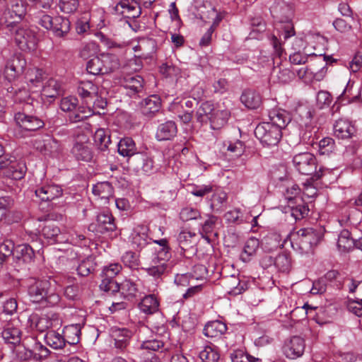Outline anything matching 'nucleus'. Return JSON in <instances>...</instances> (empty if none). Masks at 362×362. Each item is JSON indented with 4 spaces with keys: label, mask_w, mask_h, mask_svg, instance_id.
<instances>
[{
    "label": "nucleus",
    "mask_w": 362,
    "mask_h": 362,
    "mask_svg": "<svg viewBox=\"0 0 362 362\" xmlns=\"http://www.w3.org/2000/svg\"><path fill=\"white\" fill-rule=\"evenodd\" d=\"M27 292L30 300L43 306H55L60 302V296L51 289V283L46 279L30 277L27 279Z\"/></svg>",
    "instance_id": "obj_1"
},
{
    "label": "nucleus",
    "mask_w": 362,
    "mask_h": 362,
    "mask_svg": "<svg viewBox=\"0 0 362 362\" xmlns=\"http://www.w3.org/2000/svg\"><path fill=\"white\" fill-rule=\"evenodd\" d=\"M293 164L296 170L305 175H311L313 180L320 179L326 173H329L328 168L320 167L317 170V159L310 152H303L296 154L293 158Z\"/></svg>",
    "instance_id": "obj_2"
},
{
    "label": "nucleus",
    "mask_w": 362,
    "mask_h": 362,
    "mask_svg": "<svg viewBox=\"0 0 362 362\" xmlns=\"http://www.w3.org/2000/svg\"><path fill=\"white\" fill-rule=\"evenodd\" d=\"M7 27L9 28L11 34L13 36L16 45L21 49L24 51L35 49L37 37L35 31L18 25L16 21L8 22Z\"/></svg>",
    "instance_id": "obj_3"
},
{
    "label": "nucleus",
    "mask_w": 362,
    "mask_h": 362,
    "mask_svg": "<svg viewBox=\"0 0 362 362\" xmlns=\"http://www.w3.org/2000/svg\"><path fill=\"white\" fill-rule=\"evenodd\" d=\"M37 23L59 38H65L71 29V23L68 18L62 16L52 17L44 12L39 13Z\"/></svg>",
    "instance_id": "obj_4"
},
{
    "label": "nucleus",
    "mask_w": 362,
    "mask_h": 362,
    "mask_svg": "<svg viewBox=\"0 0 362 362\" xmlns=\"http://www.w3.org/2000/svg\"><path fill=\"white\" fill-rule=\"evenodd\" d=\"M320 239L321 234L313 228H300L293 235L291 245L294 250L300 253H308Z\"/></svg>",
    "instance_id": "obj_5"
},
{
    "label": "nucleus",
    "mask_w": 362,
    "mask_h": 362,
    "mask_svg": "<svg viewBox=\"0 0 362 362\" xmlns=\"http://www.w3.org/2000/svg\"><path fill=\"white\" fill-rule=\"evenodd\" d=\"M71 153L77 160L89 162L92 160L93 152L88 134L81 133L76 136Z\"/></svg>",
    "instance_id": "obj_6"
},
{
    "label": "nucleus",
    "mask_w": 362,
    "mask_h": 362,
    "mask_svg": "<svg viewBox=\"0 0 362 362\" xmlns=\"http://www.w3.org/2000/svg\"><path fill=\"white\" fill-rule=\"evenodd\" d=\"M255 135L266 146H276L282 136L280 129L271 124H259L255 129Z\"/></svg>",
    "instance_id": "obj_7"
},
{
    "label": "nucleus",
    "mask_w": 362,
    "mask_h": 362,
    "mask_svg": "<svg viewBox=\"0 0 362 362\" xmlns=\"http://www.w3.org/2000/svg\"><path fill=\"white\" fill-rule=\"evenodd\" d=\"M14 120L19 128L28 133L35 132L45 126L42 119L21 112L15 114Z\"/></svg>",
    "instance_id": "obj_8"
},
{
    "label": "nucleus",
    "mask_w": 362,
    "mask_h": 362,
    "mask_svg": "<svg viewBox=\"0 0 362 362\" xmlns=\"http://www.w3.org/2000/svg\"><path fill=\"white\" fill-rule=\"evenodd\" d=\"M116 225L112 214L109 212H103L97 216L96 221L88 226V230L96 234H104L114 231Z\"/></svg>",
    "instance_id": "obj_9"
},
{
    "label": "nucleus",
    "mask_w": 362,
    "mask_h": 362,
    "mask_svg": "<svg viewBox=\"0 0 362 362\" xmlns=\"http://www.w3.org/2000/svg\"><path fill=\"white\" fill-rule=\"evenodd\" d=\"M305 347L304 339L294 336L284 342L282 350L286 358L295 359L303 355Z\"/></svg>",
    "instance_id": "obj_10"
},
{
    "label": "nucleus",
    "mask_w": 362,
    "mask_h": 362,
    "mask_svg": "<svg viewBox=\"0 0 362 362\" xmlns=\"http://www.w3.org/2000/svg\"><path fill=\"white\" fill-rule=\"evenodd\" d=\"M114 9L116 13L127 18H136L141 13L139 4L135 0H119Z\"/></svg>",
    "instance_id": "obj_11"
},
{
    "label": "nucleus",
    "mask_w": 362,
    "mask_h": 362,
    "mask_svg": "<svg viewBox=\"0 0 362 362\" xmlns=\"http://www.w3.org/2000/svg\"><path fill=\"white\" fill-rule=\"evenodd\" d=\"M35 194L42 202H52L63 194V190L59 185L50 184L37 187Z\"/></svg>",
    "instance_id": "obj_12"
},
{
    "label": "nucleus",
    "mask_w": 362,
    "mask_h": 362,
    "mask_svg": "<svg viewBox=\"0 0 362 362\" xmlns=\"http://www.w3.org/2000/svg\"><path fill=\"white\" fill-rule=\"evenodd\" d=\"M177 133V127L175 122L166 121L160 124L156 129V139L158 141H168L173 139Z\"/></svg>",
    "instance_id": "obj_13"
},
{
    "label": "nucleus",
    "mask_w": 362,
    "mask_h": 362,
    "mask_svg": "<svg viewBox=\"0 0 362 362\" xmlns=\"http://www.w3.org/2000/svg\"><path fill=\"white\" fill-rule=\"evenodd\" d=\"M148 228L146 226H136L133 233H132V244L138 250H141L145 247H147L148 250L149 238L148 236Z\"/></svg>",
    "instance_id": "obj_14"
},
{
    "label": "nucleus",
    "mask_w": 362,
    "mask_h": 362,
    "mask_svg": "<svg viewBox=\"0 0 362 362\" xmlns=\"http://www.w3.org/2000/svg\"><path fill=\"white\" fill-rule=\"evenodd\" d=\"M77 92L79 96L89 105L97 97L98 88L92 81H83L78 83Z\"/></svg>",
    "instance_id": "obj_15"
},
{
    "label": "nucleus",
    "mask_w": 362,
    "mask_h": 362,
    "mask_svg": "<svg viewBox=\"0 0 362 362\" xmlns=\"http://www.w3.org/2000/svg\"><path fill=\"white\" fill-rule=\"evenodd\" d=\"M227 325L220 320L208 322L203 329L204 334L209 338L220 339L227 331Z\"/></svg>",
    "instance_id": "obj_16"
},
{
    "label": "nucleus",
    "mask_w": 362,
    "mask_h": 362,
    "mask_svg": "<svg viewBox=\"0 0 362 362\" xmlns=\"http://www.w3.org/2000/svg\"><path fill=\"white\" fill-rule=\"evenodd\" d=\"M160 106V98L156 95H152L141 102V111L144 115L151 117L159 111Z\"/></svg>",
    "instance_id": "obj_17"
},
{
    "label": "nucleus",
    "mask_w": 362,
    "mask_h": 362,
    "mask_svg": "<svg viewBox=\"0 0 362 362\" xmlns=\"http://www.w3.org/2000/svg\"><path fill=\"white\" fill-rule=\"evenodd\" d=\"M1 336L6 343L17 345L21 342V332L17 325L9 322L4 327Z\"/></svg>",
    "instance_id": "obj_18"
},
{
    "label": "nucleus",
    "mask_w": 362,
    "mask_h": 362,
    "mask_svg": "<svg viewBox=\"0 0 362 362\" xmlns=\"http://www.w3.org/2000/svg\"><path fill=\"white\" fill-rule=\"evenodd\" d=\"M269 117L270 122L267 123L276 126L280 129V131L285 128L291 120L290 114L286 110L281 109L270 111Z\"/></svg>",
    "instance_id": "obj_19"
},
{
    "label": "nucleus",
    "mask_w": 362,
    "mask_h": 362,
    "mask_svg": "<svg viewBox=\"0 0 362 362\" xmlns=\"http://www.w3.org/2000/svg\"><path fill=\"white\" fill-rule=\"evenodd\" d=\"M334 133L339 139H349L355 133V127L349 121L340 119L334 124Z\"/></svg>",
    "instance_id": "obj_20"
},
{
    "label": "nucleus",
    "mask_w": 362,
    "mask_h": 362,
    "mask_svg": "<svg viewBox=\"0 0 362 362\" xmlns=\"http://www.w3.org/2000/svg\"><path fill=\"white\" fill-rule=\"evenodd\" d=\"M230 116L229 110L218 106L214 108L210 117L211 127L214 129H218L224 126Z\"/></svg>",
    "instance_id": "obj_21"
},
{
    "label": "nucleus",
    "mask_w": 362,
    "mask_h": 362,
    "mask_svg": "<svg viewBox=\"0 0 362 362\" xmlns=\"http://www.w3.org/2000/svg\"><path fill=\"white\" fill-rule=\"evenodd\" d=\"M42 235L51 244L62 243L66 241L59 228L53 223L46 224L42 229Z\"/></svg>",
    "instance_id": "obj_22"
},
{
    "label": "nucleus",
    "mask_w": 362,
    "mask_h": 362,
    "mask_svg": "<svg viewBox=\"0 0 362 362\" xmlns=\"http://www.w3.org/2000/svg\"><path fill=\"white\" fill-rule=\"evenodd\" d=\"M123 86L129 90L131 95L143 93L144 90V81L139 75L127 76L124 78Z\"/></svg>",
    "instance_id": "obj_23"
},
{
    "label": "nucleus",
    "mask_w": 362,
    "mask_h": 362,
    "mask_svg": "<svg viewBox=\"0 0 362 362\" xmlns=\"http://www.w3.org/2000/svg\"><path fill=\"white\" fill-rule=\"evenodd\" d=\"M4 168H6L5 175L15 180L22 179L26 172L25 164L23 162H11L8 160V165Z\"/></svg>",
    "instance_id": "obj_24"
},
{
    "label": "nucleus",
    "mask_w": 362,
    "mask_h": 362,
    "mask_svg": "<svg viewBox=\"0 0 362 362\" xmlns=\"http://www.w3.org/2000/svg\"><path fill=\"white\" fill-rule=\"evenodd\" d=\"M127 329H118L113 332L115 347L120 351H124L129 344L132 334Z\"/></svg>",
    "instance_id": "obj_25"
},
{
    "label": "nucleus",
    "mask_w": 362,
    "mask_h": 362,
    "mask_svg": "<svg viewBox=\"0 0 362 362\" xmlns=\"http://www.w3.org/2000/svg\"><path fill=\"white\" fill-rule=\"evenodd\" d=\"M92 192L95 197L104 199L106 202L110 197H112L114 189L109 182H101L93 186Z\"/></svg>",
    "instance_id": "obj_26"
},
{
    "label": "nucleus",
    "mask_w": 362,
    "mask_h": 362,
    "mask_svg": "<svg viewBox=\"0 0 362 362\" xmlns=\"http://www.w3.org/2000/svg\"><path fill=\"white\" fill-rule=\"evenodd\" d=\"M153 243L158 245V247H153L151 244L148 246V250L153 252V255L169 260L171 257V252L168 240L166 238H162L155 240Z\"/></svg>",
    "instance_id": "obj_27"
},
{
    "label": "nucleus",
    "mask_w": 362,
    "mask_h": 362,
    "mask_svg": "<svg viewBox=\"0 0 362 362\" xmlns=\"http://www.w3.org/2000/svg\"><path fill=\"white\" fill-rule=\"evenodd\" d=\"M337 247L340 252H349L354 247V238H353V230H342L338 238Z\"/></svg>",
    "instance_id": "obj_28"
},
{
    "label": "nucleus",
    "mask_w": 362,
    "mask_h": 362,
    "mask_svg": "<svg viewBox=\"0 0 362 362\" xmlns=\"http://www.w3.org/2000/svg\"><path fill=\"white\" fill-rule=\"evenodd\" d=\"M81 329L80 324H72L66 326L63 329L65 342L72 345L78 344L80 340Z\"/></svg>",
    "instance_id": "obj_29"
},
{
    "label": "nucleus",
    "mask_w": 362,
    "mask_h": 362,
    "mask_svg": "<svg viewBox=\"0 0 362 362\" xmlns=\"http://www.w3.org/2000/svg\"><path fill=\"white\" fill-rule=\"evenodd\" d=\"M101 60L103 74H107L113 72L120 66L119 60L115 54L103 53L101 54Z\"/></svg>",
    "instance_id": "obj_30"
},
{
    "label": "nucleus",
    "mask_w": 362,
    "mask_h": 362,
    "mask_svg": "<svg viewBox=\"0 0 362 362\" xmlns=\"http://www.w3.org/2000/svg\"><path fill=\"white\" fill-rule=\"evenodd\" d=\"M241 102L250 109H256L261 104L259 94L252 90H245L240 97Z\"/></svg>",
    "instance_id": "obj_31"
},
{
    "label": "nucleus",
    "mask_w": 362,
    "mask_h": 362,
    "mask_svg": "<svg viewBox=\"0 0 362 362\" xmlns=\"http://www.w3.org/2000/svg\"><path fill=\"white\" fill-rule=\"evenodd\" d=\"M117 149L120 155L127 157H131L137 153L135 142L130 137L122 139L118 143Z\"/></svg>",
    "instance_id": "obj_32"
},
{
    "label": "nucleus",
    "mask_w": 362,
    "mask_h": 362,
    "mask_svg": "<svg viewBox=\"0 0 362 362\" xmlns=\"http://www.w3.org/2000/svg\"><path fill=\"white\" fill-rule=\"evenodd\" d=\"M159 302L153 295L145 296L140 303L139 308L145 314H153L158 310Z\"/></svg>",
    "instance_id": "obj_33"
},
{
    "label": "nucleus",
    "mask_w": 362,
    "mask_h": 362,
    "mask_svg": "<svg viewBox=\"0 0 362 362\" xmlns=\"http://www.w3.org/2000/svg\"><path fill=\"white\" fill-rule=\"evenodd\" d=\"M45 340L48 346L54 349H62L66 344L64 336L54 330L48 331L45 336Z\"/></svg>",
    "instance_id": "obj_34"
},
{
    "label": "nucleus",
    "mask_w": 362,
    "mask_h": 362,
    "mask_svg": "<svg viewBox=\"0 0 362 362\" xmlns=\"http://www.w3.org/2000/svg\"><path fill=\"white\" fill-rule=\"evenodd\" d=\"M259 240L255 238H249L244 246L243 250L240 255V259L244 262H247L251 257L255 255L259 247Z\"/></svg>",
    "instance_id": "obj_35"
},
{
    "label": "nucleus",
    "mask_w": 362,
    "mask_h": 362,
    "mask_svg": "<svg viewBox=\"0 0 362 362\" xmlns=\"http://www.w3.org/2000/svg\"><path fill=\"white\" fill-rule=\"evenodd\" d=\"M93 140L97 148L100 151H105L111 143L109 132L104 129H98L95 131Z\"/></svg>",
    "instance_id": "obj_36"
},
{
    "label": "nucleus",
    "mask_w": 362,
    "mask_h": 362,
    "mask_svg": "<svg viewBox=\"0 0 362 362\" xmlns=\"http://www.w3.org/2000/svg\"><path fill=\"white\" fill-rule=\"evenodd\" d=\"M26 66V61L20 54L14 55L7 63L6 68L13 72V75H20L23 73Z\"/></svg>",
    "instance_id": "obj_37"
},
{
    "label": "nucleus",
    "mask_w": 362,
    "mask_h": 362,
    "mask_svg": "<svg viewBox=\"0 0 362 362\" xmlns=\"http://www.w3.org/2000/svg\"><path fill=\"white\" fill-rule=\"evenodd\" d=\"M16 257L25 263L31 262L35 258V252L28 244L18 245L15 247Z\"/></svg>",
    "instance_id": "obj_38"
},
{
    "label": "nucleus",
    "mask_w": 362,
    "mask_h": 362,
    "mask_svg": "<svg viewBox=\"0 0 362 362\" xmlns=\"http://www.w3.org/2000/svg\"><path fill=\"white\" fill-rule=\"evenodd\" d=\"M217 221L218 218L216 216H210L202 226L200 234L209 243L210 242L209 235L214 233V236H218V233L214 232Z\"/></svg>",
    "instance_id": "obj_39"
},
{
    "label": "nucleus",
    "mask_w": 362,
    "mask_h": 362,
    "mask_svg": "<svg viewBox=\"0 0 362 362\" xmlns=\"http://www.w3.org/2000/svg\"><path fill=\"white\" fill-rule=\"evenodd\" d=\"M214 105L209 101L202 103L196 112V118L197 122L200 123L207 122L210 121V117L214 111Z\"/></svg>",
    "instance_id": "obj_40"
},
{
    "label": "nucleus",
    "mask_w": 362,
    "mask_h": 362,
    "mask_svg": "<svg viewBox=\"0 0 362 362\" xmlns=\"http://www.w3.org/2000/svg\"><path fill=\"white\" fill-rule=\"evenodd\" d=\"M25 14V8L22 1H13L11 2V8L5 12V15H9L11 18L16 21L21 20Z\"/></svg>",
    "instance_id": "obj_41"
},
{
    "label": "nucleus",
    "mask_w": 362,
    "mask_h": 362,
    "mask_svg": "<svg viewBox=\"0 0 362 362\" xmlns=\"http://www.w3.org/2000/svg\"><path fill=\"white\" fill-rule=\"evenodd\" d=\"M228 293L237 296L244 292L247 288V284L245 281H240L236 276H232L227 281Z\"/></svg>",
    "instance_id": "obj_42"
},
{
    "label": "nucleus",
    "mask_w": 362,
    "mask_h": 362,
    "mask_svg": "<svg viewBox=\"0 0 362 362\" xmlns=\"http://www.w3.org/2000/svg\"><path fill=\"white\" fill-rule=\"evenodd\" d=\"M60 84L54 79L49 78L42 87V95L45 98H54L59 95Z\"/></svg>",
    "instance_id": "obj_43"
},
{
    "label": "nucleus",
    "mask_w": 362,
    "mask_h": 362,
    "mask_svg": "<svg viewBox=\"0 0 362 362\" xmlns=\"http://www.w3.org/2000/svg\"><path fill=\"white\" fill-rule=\"evenodd\" d=\"M300 202L290 204L288 206L291 210V216L295 220H300L305 217L309 212V208L307 204L303 202L302 199H300Z\"/></svg>",
    "instance_id": "obj_44"
},
{
    "label": "nucleus",
    "mask_w": 362,
    "mask_h": 362,
    "mask_svg": "<svg viewBox=\"0 0 362 362\" xmlns=\"http://www.w3.org/2000/svg\"><path fill=\"white\" fill-rule=\"evenodd\" d=\"M337 149L334 140L330 137H325L318 143V152L322 156H330Z\"/></svg>",
    "instance_id": "obj_45"
},
{
    "label": "nucleus",
    "mask_w": 362,
    "mask_h": 362,
    "mask_svg": "<svg viewBox=\"0 0 362 362\" xmlns=\"http://www.w3.org/2000/svg\"><path fill=\"white\" fill-rule=\"evenodd\" d=\"M275 267L281 272H288L291 268V257L286 252L279 254L274 259Z\"/></svg>",
    "instance_id": "obj_46"
},
{
    "label": "nucleus",
    "mask_w": 362,
    "mask_h": 362,
    "mask_svg": "<svg viewBox=\"0 0 362 362\" xmlns=\"http://www.w3.org/2000/svg\"><path fill=\"white\" fill-rule=\"evenodd\" d=\"M93 113L90 107H76V110L69 114V118L71 122L76 123L88 118Z\"/></svg>",
    "instance_id": "obj_47"
},
{
    "label": "nucleus",
    "mask_w": 362,
    "mask_h": 362,
    "mask_svg": "<svg viewBox=\"0 0 362 362\" xmlns=\"http://www.w3.org/2000/svg\"><path fill=\"white\" fill-rule=\"evenodd\" d=\"M86 70L90 74L103 75L101 54L90 59L86 64Z\"/></svg>",
    "instance_id": "obj_48"
},
{
    "label": "nucleus",
    "mask_w": 362,
    "mask_h": 362,
    "mask_svg": "<svg viewBox=\"0 0 362 362\" xmlns=\"http://www.w3.org/2000/svg\"><path fill=\"white\" fill-rule=\"evenodd\" d=\"M44 75L45 72L42 69L33 67L27 71L25 78L28 83L35 86H37L38 83L44 78Z\"/></svg>",
    "instance_id": "obj_49"
},
{
    "label": "nucleus",
    "mask_w": 362,
    "mask_h": 362,
    "mask_svg": "<svg viewBox=\"0 0 362 362\" xmlns=\"http://www.w3.org/2000/svg\"><path fill=\"white\" fill-rule=\"evenodd\" d=\"M32 352L33 354V361L36 362H41L45 360L50 353L47 347L37 341H35Z\"/></svg>",
    "instance_id": "obj_50"
},
{
    "label": "nucleus",
    "mask_w": 362,
    "mask_h": 362,
    "mask_svg": "<svg viewBox=\"0 0 362 362\" xmlns=\"http://www.w3.org/2000/svg\"><path fill=\"white\" fill-rule=\"evenodd\" d=\"M199 358L203 362H216L219 358V354L211 346H205L199 353Z\"/></svg>",
    "instance_id": "obj_51"
},
{
    "label": "nucleus",
    "mask_w": 362,
    "mask_h": 362,
    "mask_svg": "<svg viewBox=\"0 0 362 362\" xmlns=\"http://www.w3.org/2000/svg\"><path fill=\"white\" fill-rule=\"evenodd\" d=\"M18 346L14 349V354L16 358L20 361H33V354L32 349H29L24 345L17 344Z\"/></svg>",
    "instance_id": "obj_52"
},
{
    "label": "nucleus",
    "mask_w": 362,
    "mask_h": 362,
    "mask_svg": "<svg viewBox=\"0 0 362 362\" xmlns=\"http://www.w3.org/2000/svg\"><path fill=\"white\" fill-rule=\"evenodd\" d=\"M122 265L119 263H111L103 267L102 271L103 279H112L122 270Z\"/></svg>",
    "instance_id": "obj_53"
},
{
    "label": "nucleus",
    "mask_w": 362,
    "mask_h": 362,
    "mask_svg": "<svg viewBox=\"0 0 362 362\" xmlns=\"http://www.w3.org/2000/svg\"><path fill=\"white\" fill-rule=\"evenodd\" d=\"M196 236L194 233L190 231L182 230L178 236L177 241L179 245L182 250H186L191 246L192 239Z\"/></svg>",
    "instance_id": "obj_54"
},
{
    "label": "nucleus",
    "mask_w": 362,
    "mask_h": 362,
    "mask_svg": "<svg viewBox=\"0 0 362 362\" xmlns=\"http://www.w3.org/2000/svg\"><path fill=\"white\" fill-rule=\"evenodd\" d=\"M300 193V189L299 187L293 184L291 187H288L286 192L284 193L286 199L288 200V204L297 203L298 201L301 199L299 197Z\"/></svg>",
    "instance_id": "obj_55"
},
{
    "label": "nucleus",
    "mask_w": 362,
    "mask_h": 362,
    "mask_svg": "<svg viewBox=\"0 0 362 362\" xmlns=\"http://www.w3.org/2000/svg\"><path fill=\"white\" fill-rule=\"evenodd\" d=\"M204 94V91L201 88L196 87L192 90L193 98H185L181 101V106L182 108L191 109L194 105L197 104V98H200Z\"/></svg>",
    "instance_id": "obj_56"
},
{
    "label": "nucleus",
    "mask_w": 362,
    "mask_h": 362,
    "mask_svg": "<svg viewBox=\"0 0 362 362\" xmlns=\"http://www.w3.org/2000/svg\"><path fill=\"white\" fill-rule=\"evenodd\" d=\"M122 262L126 267L132 269H136L139 265V259L136 254L132 251L126 252L122 257Z\"/></svg>",
    "instance_id": "obj_57"
},
{
    "label": "nucleus",
    "mask_w": 362,
    "mask_h": 362,
    "mask_svg": "<svg viewBox=\"0 0 362 362\" xmlns=\"http://www.w3.org/2000/svg\"><path fill=\"white\" fill-rule=\"evenodd\" d=\"M200 217V212L197 209H194L192 207H185L182 209L180 213V218L183 221L196 220Z\"/></svg>",
    "instance_id": "obj_58"
},
{
    "label": "nucleus",
    "mask_w": 362,
    "mask_h": 362,
    "mask_svg": "<svg viewBox=\"0 0 362 362\" xmlns=\"http://www.w3.org/2000/svg\"><path fill=\"white\" fill-rule=\"evenodd\" d=\"M78 105V99L75 97H66L61 100L60 108L64 112L71 113Z\"/></svg>",
    "instance_id": "obj_59"
},
{
    "label": "nucleus",
    "mask_w": 362,
    "mask_h": 362,
    "mask_svg": "<svg viewBox=\"0 0 362 362\" xmlns=\"http://www.w3.org/2000/svg\"><path fill=\"white\" fill-rule=\"evenodd\" d=\"M100 288L104 291L114 293L121 289V286L117 282H116L114 279H103L101 284H100Z\"/></svg>",
    "instance_id": "obj_60"
},
{
    "label": "nucleus",
    "mask_w": 362,
    "mask_h": 362,
    "mask_svg": "<svg viewBox=\"0 0 362 362\" xmlns=\"http://www.w3.org/2000/svg\"><path fill=\"white\" fill-rule=\"evenodd\" d=\"M94 270V264L90 259L83 260L77 267L78 275L81 276H88Z\"/></svg>",
    "instance_id": "obj_61"
},
{
    "label": "nucleus",
    "mask_w": 362,
    "mask_h": 362,
    "mask_svg": "<svg viewBox=\"0 0 362 362\" xmlns=\"http://www.w3.org/2000/svg\"><path fill=\"white\" fill-rule=\"evenodd\" d=\"M98 50L97 45L93 42H88L83 45L79 51V56L83 59H88L94 55Z\"/></svg>",
    "instance_id": "obj_62"
},
{
    "label": "nucleus",
    "mask_w": 362,
    "mask_h": 362,
    "mask_svg": "<svg viewBox=\"0 0 362 362\" xmlns=\"http://www.w3.org/2000/svg\"><path fill=\"white\" fill-rule=\"evenodd\" d=\"M232 362H255L257 358L242 350H235L230 356Z\"/></svg>",
    "instance_id": "obj_63"
},
{
    "label": "nucleus",
    "mask_w": 362,
    "mask_h": 362,
    "mask_svg": "<svg viewBox=\"0 0 362 362\" xmlns=\"http://www.w3.org/2000/svg\"><path fill=\"white\" fill-rule=\"evenodd\" d=\"M146 273L153 276L155 279L160 278L163 275L167 273L168 269V266H149L147 268L144 269Z\"/></svg>",
    "instance_id": "obj_64"
}]
</instances>
